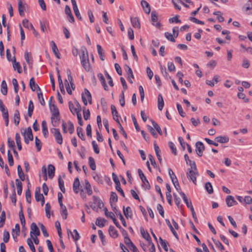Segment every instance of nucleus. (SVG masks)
Returning <instances> with one entry per match:
<instances>
[{
	"label": "nucleus",
	"instance_id": "obj_20",
	"mask_svg": "<svg viewBox=\"0 0 252 252\" xmlns=\"http://www.w3.org/2000/svg\"><path fill=\"white\" fill-rule=\"evenodd\" d=\"M108 231L111 237L114 238L118 237V231L115 229V227L113 226L110 225L109 226Z\"/></svg>",
	"mask_w": 252,
	"mask_h": 252
},
{
	"label": "nucleus",
	"instance_id": "obj_9",
	"mask_svg": "<svg viewBox=\"0 0 252 252\" xmlns=\"http://www.w3.org/2000/svg\"><path fill=\"white\" fill-rule=\"evenodd\" d=\"M225 202L228 207H231L238 204L237 202L235 200L234 198L231 195H228L226 197Z\"/></svg>",
	"mask_w": 252,
	"mask_h": 252
},
{
	"label": "nucleus",
	"instance_id": "obj_17",
	"mask_svg": "<svg viewBox=\"0 0 252 252\" xmlns=\"http://www.w3.org/2000/svg\"><path fill=\"white\" fill-rule=\"evenodd\" d=\"M125 67L126 68V71L127 72V74L128 75L127 79L129 82L131 84L133 83L132 80L130 79L134 78V75L133 74V72L131 68L127 65H125Z\"/></svg>",
	"mask_w": 252,
	"mask_h": 252
},
{
	"label": "nucleus",
	"instance_id": "obj_14",
	"mask_svg": "<svg viewBox=\"0 0 252 252\" xmlns=\"http://www.w3.org/2000/svg\"><path fill=\"white\" fill-rule=\"evenodd\" d=\"M60 120V115L56 114L55 115H54L53 114H52L51 116V122L52 125L56 127L58 126L59 122Z\"/></svg>",
	"mask_w": 252,
	"mask_h": 252
},
{
	"label": "nucleus",
	"instance_id": "obj_19",
	"mask_svg": "<svg viewBox=\"0 0 252 252\" xmlns=\"http://www.w3.org/2000/svg\"><path fill=\"white\" fill-rule=\"evenodd\" d=\"M97 77L98 78L99 80L101 83L105 91H108V86L106 85L105 78H104V76H103V75L101 73H98L97 74Z\"/></svg>",
	"mask_w": 252,
	"mask_h": 252
},
{
	"label": "nucleus",
	"instance_id": "obj_44",
	"mask_svg": "<svg viewBox=\"0 0 252 252\" xmlns=\"http://www.w3.org/2000/svg\"><path fill=\"white\" fill-rule=\"evenodd\" d=\"M27 244H28L30 249H31V250L32 252H36L35 248L33 244L32 239L31 238H28L27 240Z\"/></svg>",
	"mask_w": 252,
	"mask_h": 252
},
{
	"label": "nucleus",
	"instance_id": "obj_53",
	"mask_svg": "<svg viewBox=\"0 0 252 252\" xmlns=\"http://www.w3.org/2000/svg\"><path fill=\"white\" fill-rule=\"evenodd\" d=\"M8 161L10 166H13L14 164V160L12 154L9 150L7 152Z\"/></svg>",
	"mask_w": 252,
	"mask_h": 252
},
{
	"label": "nucleus",
	"instance_id": "obj_23",
	"mask_svg": "<svg viewBox=\"0 0 252 252\" xmlns=\"http://www.w3.org/2000/svg\"><path fill=\"white\" fill-rule=\"evenodd\" d=\"M131 23L134 28L140 29V23L137 17L131 18Z\"/></svg>",
	"mask_w": 252,
	"mask_h": 252
},
{
	"label": "nucleus",
	"instance_id": "obj_3",
	"mask_svg": "<svg viewBox=\"0 0 252 252\" xmlns=\"http://www.w3.org/2000/svg\"><path fill=\"white\" fill-rule=\"evenodd\" d=\"M138 172L145 189L149 190L151 189V186L142 171L140 169H139L138 170Z\"/></svg>",
	"mask_w": 252,
	"mask_h": 252
},
{
	"label": "nucleus",
	"instance_id": "obj_37",
	"mask_svg": "<svg viewBox=\"0 0 252 252\" xmlns=\"http://www.w3.org/2000/svg\"><path fill=\"white\" fill-rule=\"evenodd\" d=\"M96 48H97L98 54V55L99 56V58H100V60L101 61H104V60L105 56H104V54L102 52V51H103L102 48H101V46L98 45V44H97L96 45Z\"/></svg>",
	"mask_w": 252,
	"mask_h": 252
},
{
	"label": "nucleus",
	"instance_id": "obj_47",
	"mask_svg": "<svg viewBox=\"0 0 252 252\" xmlns=\"http://www.w3.org/2000/svg\"><path fill=\"white\" fill-rule=\"evenodd\" d=\"M109 218L112 220L114 223L115 224V225L118 228H119L121 227V226L120 225V224L119 223V222H118V221L115 218V215L113 212H110V215H109Z\"/></svg>",
	"mask_w": 252,
	"mask_h": 252
},
{
	"label": "nucleus",
	"instance_id": "obj_51",
	"mask_svg": "<svg viewBox=\"0 0 252 252\" xmlns=\"http://www.w3.org/2000/svg\"><path fill=\"white\" fill-rule=\"evenodd\" d=\"M19 218L21 221V224L23 227H25L26 221L23 210H20L19 212Z\"/></svg>",
	"mask_w": 252,
	"mask_h": 252
},
{
	"label": "nucleus",
	"instance_id": "obj_15",
	"mask_svg": "<svg viewBox=\"0 0 252 252\" xmlns=\"http://www.w3.org/2000/svg\"><path fill=\"white\" fill-rule=\"evenodd\" d=\"M81 61H83L85 62V61H88L89 60V56L87 50L86 48H84L81 49V55L80 56Z\"/></svg>",
	"mask_w": 252,
	"mask_h": 252
},
{
	"label": "nucleus",
	"instance_id": "obj_6",
	"mask_svg": "<svg viewBox=\"0 0 252 252\" xmlns=\"http://www.w3.org/2000/svg\"><path fill=\"white\" fill-rule=\"evenodd\" d=\"M196 152L199 157H202L203 155V152L205 150V146L202 142L198 141L195 144Z\"/></svg>",
	"mask_w": 252,
	"mask_h": 252
},
{
	"label": "nucleus",
	"instance_id": "obj_49",
	"mask_svg": "<svg viewBox=\"0 0 252 252\" xmlns=\"http://www.w3.org/2000/svg\"><path fill=\"white\" fill-rule=\"evenodd\" d=\"M213 14L217 16V18L219 22L224 21V18L222 16V13L220 11H215L213 13Z\"/></svg>",
	"mask_w": 252,
	"mask_h": 252
},
{
	"label": "nucleus",
	"instance_id": "obj_63",
	"mask_svg": "<svg viewBox=\"0 0 252 252\" xmlns=\"http://www.w3.org/2000/svg\"><path fill=\"white\" fill-rule=\"evenodd\" d=\"M164 35H165V36L166 37V38L168 40H170L171 42H175V39L173 37L172 34H171V33H169L168 32H165Z\"/></svg>",
	"mask_w": 252,
	"mask_h": 252
},
{
	"label": "nucleus",
	"instance_id": "obj_18",
	"mask_svg": "<svg viewBox=\"0 0 252 252\" xmlns=\"http://www.w3.org/2000/svg\"><path fill=\"white\" fill-rule=\"evenodd\" d=\"M51 44H52V51H53V53H54L55 56L57 58L60 59L61 58L60 53L59 51L57 45H56L55 43L53 41H52Z\"/></svg>",
	"mask_w": 252,
	"mask_h": 252
},
{
	"label": "nucleus",
	"instance_id": "obj_16",
	"mask_svg": "<svg viewBox=\"0 0 252 252\" xmlns=\"http://www.w3.org/2000/svg\"><path fill=\"white\" fill-rule=\"evenodd\" d=\"M44 198L42 194L40 193V188L37 187L35 191V198L37 202H39Z\"/></svg>",
	"mask_w": 252,
	"mask_h": 252
},
{
	"label": "nucleus",
	"instance_id": "obj_21",
	"mask_svg": "<svg viewBox=\"0 0 252 252\" xmlns=\"http://www.w3.org/2000/svg\"><path fill=\"white\" fill-rule=\"evenodd\" d=\"M215 140L218 143H225L229 141V138L227 136H220L215 138Z\"/></svg>",
	"mask_w": 252,
	"mask_h": 252
},
{
	"label": "nucleus",
	"instance_id": "obj_57",
	"mask_svg": "<svg viewBox=\"0 0 252 252\" xmlns=\"http://www.w3.org/2000/svg\"><path fill=\"white\" fill-rule=\"evenodd\" d=\"M177 108L180 116L182 117H185L186 114L184 112L182 106L179 103L177 104Z\"/></svg>",
	"mask_w": 252,
	"mask_h": 252
},
{
	"label": "nucleus",
	"instance_id": "obj_13",
	"mask_svg": "<svg viewBox=\"0 0 252 252\" xmlns=\"http://www.w3.org/2000/svg\"><path fill=\"white\" fill-rule=\"evenodd\" d=\"M141 4L144 12L147 14H149L151 11V7L150 4L145 0H141Z\"/></svg>",
	"mask_w": 252,
	"mask_h": 252
},
{
	"label": "nucleus",
	"instance_id": "obj_52",
	"mask_svg": "<svg viewBox=\"0 0 252 252\" xmlns=\"http://www.w3.org/2000/svg\"><path fill=\"white\" fill-rule=\"evenodd\" d=\"M159 240L161 247L164 251L166 252L168 251V248L167 246L168 243L165 240H163L161 237H159Z\"/></svg>",
	"mask_w": 252,
	"mask_h": 252
},
{
	"label": "nucleus",
	"instance_id": "obj_5",
	"mask_svg": "<svg viewBox=\"0 0 252 252\" xmlns=\"http://www.w3.org/2000/svg\"><path fill=\"white\" fill-rule=\"evenodd\" d=\"M151 20L152 22V24L156 26L158 29H160L161 25V24L158 22V16L157 15V12L155 11H152L151 13Z\"/></svg>",
	"mask_w": 252,
	"mask_h": 252
},
{
	"label": "nucleus",
	"instance_id": "obj_62",
	"mask_svg": "<svg viewBox=\"0 0 252 252\" xmlns=\"http://www.w3.org/2000/svg\"><path fill=\"white\" fill-rule=\"evenodd\" d=\"M212 240L217 247L220 248L221 251L224 250L223 246L219 241L216 240L214 239H212Z\"/></svg>",
	"mask_w": 252,
	"mask_h": 252
},
{
	"label": "nucleus",
	"instance_id": "obj_48",
	"mask_svg": "<svg viewBox=\"0 0 252 252\" xmlns=\"http://www.w3.org/2000/svg\"><path fill=\"white\" fill-rule=\"evenodd\" d=\"M205 188L209 194L213 192V189L211 184L210 182H207L205 185Z\"/></svg>",
	"mask_w": 252,
	"mask_h": 252
},
{
	"label": "nucleus",
	"instance_id": "obj_35",
	"mask_svg": "<svg viewBox=\"0 0 252 252\" xmlns=\"http://www.w3.org/2000/svg\"><path fill=\"white\" fill-rule=\"evenodd\" d=\"M1 92L3 95H6L7 93V84L4 80H3L1 83Z\"/></svg>",
	"mask_w": 252,
	"mask_h": 252
},
{
	"label": "nucleus",
	"instance_id": "obj_58",
	"mask_svg": "<svg viewBox=\"0 0 252 252\" xmlns=\"http://www.w3.org/2000/svg\"><path fill=\"white\" fill-rule=\"evenodd\" d=\"M39 225H40L41 230L44 236L45 237H48L49 234H48V233L47 231V230H46L45 227L44 226V225L41 223H39Z\"/></svg>",
	"mask_w": 252,
	"mask_h": 252
},
{
	"label": "nucleus",
	"instance_id": "obj_29",
	"mask_svg": "<svg viewBox=\"0 0 252 252\" xmlns=\"http://www.w3.org/2000/svg\"><path fill=\"white\" fill-rule=\"evenodd\" d=\"M158 108L159 110H162L164 106V101L163 97L161 94H159L158 95Z\"/></svg>",
	"mask_w": 252,
	"mask_h": 252
},
{
	"label": "nucleus",
	"instance_id": "obj_61",
	"mask_svg": "<svg viewBox=\"0 0 252 252\" xmlns=\"http://www.w3.org/2000/svg\"><path fill=\"white\" fill-rule=\"evenodd\" d=\"M147 128L149 131L151 133V134L154 137L157 138L158 137V135L156 132L155 129L150 126H147Z\"/></svg>",
	"mask_w": 252,
	"mask_h": 252
},
{
	"label": "nucleus",
	"instance_id": "obj_36",
	"mask_svg": "<svg viewBox=\"0 0 252 252\" xmlns=\"http://www.w3.org/2000/svg\"><path fill=\"white\" fill-rule=\"evenodd\" d=\"M58 183L60 189L64 193L65 191V189L64 187V182L63 180L62 179L61 176L58 177Z\"/></svg>",
	"mask_w": 252,
	"mask_h": 252
},
{
	"label": "nucleus",
	"instance_id": "obj_22",
	"mask_svg": "<svg viewBox=\"0 0 252 252\" xmlns=\"http://www.w3.org/2000/svg\"><path fill=\"white\" fill-rule=\"evenodd\" d=\"M106 221L107 220L105 219L98 217L96 219L95 224L99 227H103Z\"/></svg>",
	"mask_w": 252,
	"mask_h": 252
},
{
	"label": "nucleus",
	"instance_id": "obj_38",
	"mask_svg": "<svg viewBox=\"0 0 252 252\" xmlns=\"http://www.w3.org/2000/svg\"><path fill=\"white\" fill-rule=\"evenodd\" d=\"M89 164L90 167L92 170H94L96 169V165L94 159L92 157H90L89 158Z\"/></svg>",
	"mask_w": 252,
	"mask_h": 252
},
{
	"label": "nucleus",
	"instance_id": "obj_40",
	"mask_svg": "<svg viewBox=\"0 0 252 252\" xmlns=\"http://www.w3.org/2000/svg\"><path fill=\"white\" fill-rule=\"evenodd\" d=\"M81 64L86 71H90L91 69V66L89 63V60H88V61H85V62H84L83 61H81Z\"/></svg>",
	"mask_w": 252,
	"mask_h": 252
},
{
	"label": "nucleus",
	"instance_id": "obj_43",
	"mask_svg": "<svg viewBox=\"0 0 252 252\" xmlns=\"http://www.w3.org/2000/svg\"><path fill=\"white\" fill-rule=\"evenodd\" d=\"M31 229L30 235L31 237H32L33 234L38 229V228L35 223L32 222L31 225Z\"/></svg>",
	"mask_w": 252,
	"mask_h": 252
},
{
	"label": "nucleus",
	"instance_id": "obj_12",
	"mask_svg": "<svg viewBox=\"0 0 252 252\" xmlns=\"http://www.w3.org/2000/svg\"><path fill=\"white\" fill-rule=\"evenodd\" d=\"M29 85L32 91H34L37 89V92H40L41 90L37 84H35L33 77L31 78L29 82Z\"/></svg>",
	"mask_w": 252,
	"mask_h": 252
},
{
	"label": "nucleus",
	"instance_id": "obj_41",
	"mask_svg": "<svg viewBox=\"0 0 252 252\" xmlns=\"http://www.w3.org/2000/svg\"><path fill=\"white\" fill-rule=\"evenodd\" d=\"M77 134L78 137L82 140H85V136L83 132L82 128L81 127H77L76 129Z\"/></svg>",
	"mask_w": 252,
	"mask_h": 252
},
{
	"label": "nucleus",
	"instance_id": "obj_11",
	"mask_svg": "<svg viewBox=\"0 0 252 252\" xmlns=\"http://www.w3.org/2000/svg\"><path fill=\"white\" fill-rule=\"evenodd\" d=\"M123 212L125 217L127 219L132 218V212L130 207L128 206L125 208V206H124Z\"/></svg>",
	"mask_w": 252,
	"mask_h": 252
},
{
	"label": "nucleus",
	"instance_id": "obj_55",
	"mask_svg": "<svg viewBox=\"0 0 252 252\" xmlns=\"http://www.w3.org/2000/svg\"><path fill=\"white\" fill-rule=\"evenodd\" d=\"M37 96H38V98L40 101V104L42 106H44L45 104V102L44 99L43 97V94L41 91L39 92H37Z\"/></svg>",
	"mask_w": 252,
	"mask_h": 252
},
{
	"label": "nucleus",
	"instance_id": "obj_30",
	"mask_svg": "<svg viewBox=\"0 0 252 252\" xmlns=\"http://www.w3.org/2000/svg\"><path fill=\"white\" fill-rule=\"evenodd\" d=\"M15 182L17 188V193L19 195H21L22 192V184L18 179H16Z\"/></svg>",
	"mask_w": 252,
	"mask_h": 252
},
{
	"label": "nucleus",
	"instance_id": "obj_24",
	"mask_svg": "<svg viewBox=\"0 0 252 252\" xmlns=\"http://www.w3.org/2000/svg\"><path fill=\"white\" fill-rule=\"evenodd\" d=\"M18 5L19 14L20 16H23L24 15V10H25V5L23 4L21 0H18Z\"/></svg>",
	"mask_w": 252,
	"mask_h": 252
},
{
	"label": "nucleus",
	"instance_id": "obj_46",
	"mask_svg": "<svg viewBox=\"0 0 252 252\" xmlns=\"http://www.w3.org/2000/svg\"><path fill=\"white\" fill-rule=\"evenodd\" d=\"M6 216L5 213L4 211L1 212V216L0 217V228L3 227L5 221Z\"/></svg>",
	"mask_w": 252,
	"mask_h": 252
},
{
	"label": "nucleus",
	"instance_id": "obj_28",
	"mask_svg": "<svg viewBox=\"0 0 252 252\" xmlns=\"http://www.w3.org/2000/svg\"><path fill=\"white\" fill-rule=\"evenodd\" d=\"M42 132L44 135L45 138H47L48 134V130L47 126V123L45 121H43L42 122Z\"/></svg>",
	"mask_w": 252,
	"mask_h": 252
},
{
	"label": "nucleus",
	"instance_id": "obj_64",
	"mask_svg": "<svg viewBox=\"0 0 252 252\" xmlns=\"http://www.w3.org/2000/svg\"><path fill=\"white\" fill-rule=\"evenodd\" d=\"M10 235L7 231H4L3 232V240L4 243H7L9 240Z\"/></svg>",
	"mask_w": 252,
	"mask_h": 252
},
{
	"label": "nucleus",
	"instance_id": "obj_2",
	"mask_svg": "<svg viewBox=\"0 0 252 252\" xmlns=\"http://www.w3.org/2000/svg\"><path fill=\"white\" fill-rule=\"evenodd\" d=\"M50 130L51 132L54 134L57 142L59 144H62L63 143V137L60 131V130L58 128H52Z\"/></svg>",
	"mask_w": 252,
	"mask_h": 252
},
{
	"label": "nucleus",
	"instance_id": "obj_56",
	"mask_svg": "<svg viewBox=\"0 0 252 252\" xmlns=\"http://www.w3.org/2000/svg\"><path fill=\"white\" fill-rule=\"evenodd\" d=\"M179 16L177 15L174 17L169 19V22L170 23H180L181 22V20L179 19Z\"/></svg>",
	"mask_w": 252,
	"mask_h": 252
},
{
	"label": "nucleus",
	"instance_id": "obj_10",
	"mask_svg": "<svg viewBox=\"0 0 252 252\" xmlns=\"http://www.w3.org/2000/svg\"><path fill=\"white\" fill-rule=\"evenodd\" d=\"M111 109L114 120L116 122V123L118 124H120V121L118 118V113L115 105H111Z\"/></svg>",
	"mask_w": 252,
	"mask_h": 252
},
{
	"label": "nucleus",
	"instance_id": "obj_54",
	"mask_svg": "<svg viewBox=\"0 0 252 252\" xmlns=\"http://www.w3.org/2000/svg\"><path fill=\"white\" fill-rule=\"evenodd\" d=\"M55 227H56V228L57 229L58 235H59V237H60V238H62V229H61L60 223L59 221H56L55 222Z\"/></svg>",
	"mask_w": 252,
	"mask_h": 252
},
{
	"label": "nucleus",
	"instance_id": "obj_1",
	"mask_svg": "<svg viewBox=\"0 0 252 252\" xmlns=\"http://www.w3.org/2000/svg\"><path fill=\"white\" fill-rule=\"evenodd\" d=\"M188 172L187 173V178L192 181V182L196 184V176L199 175L197 170H192L191 169H188Z\"/></svg>",
	"mask_w": 252,
	"mask_h": 252
},
{
	"label": "nucleus",
	"instance_id": "obj_33",
	"mask_svg": "<svg viewBox=\"0 0 252 252\" xmlns=\"http://www.w3.org/2000/svg\"><path fill=\"white\" fill-rule=\"evenodd\" d=\"M73 5V11H74V14L75 15V16H76V17L80 20H82V17L80 14V12H79V9L78 8V7H77V4H72Z\"/></svg>",
	"mask_w": 252,
	"mask_h": 252
},
{
	"label": "nucleus",
	"instance_id": "obj_60",
	"mask_svg": "<svg viewBox=\"0 0 252 252\" xmlns=\"http://www.w3.org/2000/svg\"><path fill=\"white\" fill-rule=\"evenodd\" d=\"M51 209V206L49 203H47L45 205V212H46V216L48 218H50V210Z\"/></svg>",
	"mask_w": 252,
	"mask_h": 252
},
{
	"label": "nucleus",
	"instance_id": "obj_25",
	"mask_svg": "<svg viewBox=\"0 0 252 252\" xmlns=\"http://www.w3.org/2000/svg\"><path fill=\"white\" fill-rule=\"evenodd\" d=\"M49 107L52 114H53L54 115H55L56 114L60 115L59 110L56 105L54 104L50 103Z\"/></svg>",
	"mask_w": 252,
	"mask_h": 252
},
{
	"label": "nucleus",
	"instance_id": "obj_59",
	"mask_svg": "<svg viewBox=\"0 0 252 252\" xmlns=\"http://www.w3.org/2000/svg\"><path fill=\"white\" fill-rule=\"evenodd\" d=\"M170 149L172 150V153L176 156L177 155V150L174 144L172 142H169L168 143Z\"/></svg>",
	"mask_w": 252,
	"mask_h": 252
},
{
	"label": "nucleus",
	"instance_id": "obj_39",
	"mask_svg": "<svg viewBox=\"0 0 252 252\" xmlns=\"http://www.w3.org/2000/svg\"><path fill=\"white\" fill-rule=\"evenodd\" d=\"M26 129L27 130L26 132L27 137L31 141H32L33 139V136L32 134V128L31 127H29L27 129Z\"/></svg>",
	"mask_w": 252,
	"mask_h": 252
},
{
	"label": "nucleus",
	"instance_id": "obj_50",
	"mask_svg": "<svg viewBox=\"0 0 252 252\" xmlns=\"http://www.w3.org/2000/svg\"><path fill=\"white\" fill-rule=\"evenodd\" d=\"M35 144L37 151H40L42 147V143L37 136L35 138Z\"/></svg>",
	"mask_w": 252,
	"mask_h": 252
},
{
	"label": "nucleus",
	"instance_id": "obj_8",
	"mask_svg": "<svg viewBox=\"0 0 252 252\" xmlns=\"http://www.w3.org/2000/svg\"><path fill=\"white\" fill-rule=\"evenodd\" d=\"M80 185V184L79 179L78 177H77L75 179L73 185V189L75 193H78ZM80 190L81 191L80 194L82 195V192H83V189H80Z\"/></svg>",
	"mask_w": 252,
	"mask_h": 252
},
{
	"label": "nucleus",
	"instance_id": "obj_31",
	"mask_svg": "<svg viewBox=\"0 0 252 252\" xmlns=\"http://www.w3.org/2000/svg\"><path fill=\"white\" fill-rule=\"evenodd\" d=\"M20 120V113L18 110H16L14 115V122L16 126L19 124Z\"/></svg>",
	"mask_w": 252,
	"mask_h": 252
},
{
	"label": "nucleus",
	"instance_id": "obj_27",
	"mask_svg": "<svg viewBox=\"0 0 252 252\" xmlns=\"http://www.w3.org/2000/svg\"><path fill=\"white\" fill-rule=\"evenodd\" d=\"M48 176L49 178L52 179L55 175V167L52 164H49L48 166Z\"/></svg>",
	"mask_w": 252,
	"mask_h": 252
},
{
	"label": "nucleus",
	"instance_id": "obj_34",
	"mask_svg": "<svg viewBox=\"0 0 252 252\" xmlns=\"http://www.w3.org/2000/svg\"><path fill=\"white\" fill-rule=\"evenodd\" d=\"M165 221H166L167 225L168 226V227L170 229V230L172 232V233L174 235V236L176 238H177V239H179L178 234H177V232L174 229L173 227H172V225H171L169 220H168V219H166L165 220Z\"/></svg>",
	"mask_w": 252,
	"mask_h": 252
},
{
	"label": "nucleus",
	"instance_id": "obj_42",
	"mask_svg": "<svg viewBox=\"0 0 252 252\" xmlns=\"http://www.w3.org/2000/svg\"><path fill=\"white\" fill-rule=\"evenodd\" d=\"M151 122L154 128L157 130L159 135H162V131L159 125L154 121L152 120Z\"/></svg>",
	"mask_w": 252,
	"mask_h": 252
},
{
	"label": "nucleus",
	"instance_id": "obj_7",
	"mask_svg": "<svg viewBox=\"0 0 252 252\" xmlns=\"http://www.w3.org/2000/svg\"><path fill=\"white\" fill-rule=\"evenodd\" d=\"M23 26L28 29H30V30H32L33 34L35 36H37L38 35V32L36 31L34 28L33 27V25L29 22L28 20L27 19H24L23 20Z\"/></svg>",
	"mask_w": 252,
	"mask_h": 252
},
{
	"label": "nucleus",
	"instance_id": "obj_26",
	"mask_svg": "<svg viewBox=\"0 0 252 252\" xmlns=\"http://www.w3.org/2000/svg\"><path fill=\"white\" fill-rule=\"evenodd\" d=\"M13 66L14 69V70H17V72L19 73H21L22 72V70L21 68V66L19 63L16 62V58L15 57H14V60H13Z\"/></svg>",
	"mask_w": 252,
	"mask_h": 252
},
{
	"label": "nucleus",
	"instance_id": "obj_32",
	"mask_svg": "<svg viewBox=\"0 0 252 252\" xmlns=\"http://www.w3.org/2000/svg\"><path fill=\"white\" fill-rule=\"evenodd\" d=\"M33 109H34L33 103V102L32 101V100H30V101L29 102V106H28V116L30 117H31L32 116Z\"/></svg>",
	"mask_w": 252,
	"mask_h": 252
},
{
	"label": "nucleus",
	"instance_id": "obj_4",
	"mask_svg": "<svg viewBox=\"0 0 252 252\" xmlns=\"http://www.w3.org/2000/svg\"><path fill=\"white\" fill-rule=\"evenodd\" d=\"M84 93H85V94H82V99L83 102V103L85 105H87L88 104L87 99L85 96V95L88 98L89 103L90 104H91L92 103V95H91V93L87 89H84Z\"/></svg>",
	"mask_w": 252,
	"mask_h": 252
},
{
	"label": "nucleus",
	"instance_id": "obj_45",
	"mask_svg": "<svg viewBox=\"0 0 252 252\" xmlns=\"http://www.w3.org/2000/svg\"><path fill=\"white\" fill-rule=\"evenodd\" d=\"M118 201V196L116 192L112 191L110 194V203H112V202H116Z\"/></svg>",
	"mask_w": 252,
	"mask_h": 252
}]
</instances>
